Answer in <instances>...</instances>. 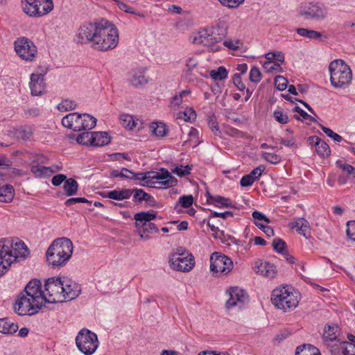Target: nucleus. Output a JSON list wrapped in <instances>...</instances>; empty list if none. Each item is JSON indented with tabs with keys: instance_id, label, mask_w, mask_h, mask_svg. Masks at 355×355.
I'll use <instances>...</instances> for the list:
<instances>
[{
	"instance_id": "f257e3e1",
	"label": "nucleus",
	"mask_w": 355,
	"mask_h": 355,
	"mask_svg": "<svg viewBox=\"0 0 355 355\" xmlns=\"http://www.w3.org/2000/svg\"><path fill=\"white\" fill-rule=\"evenodd\" d=\"M29 254L27 246L21 241L13 243L10 239L0 241V276L4 275L12 263Z\"/></svg>"
},
{
	"instance_id": "f03ea898",
	"label": "nucleus",
	"mask_w": 355,
	"mask_h": 355,
	"mask_svg": "<svg viewBox=\"0 0 355 355\" xmlns=\"http://www.w3.org/2000/svg\"><path fill=\"white\" fill-rule=\"evenodd\" d=\"M226 31L220 26H207L198 30L193 34L191 42L195 44L206 46L211 51H218L220 49L219 43L225 38Z\"/></svg>"
},
{
	"instance_id": "7ed1b4c3",
	"label": "nucleus",
	"mask_w": 355,
	"mask_h": 355,
	"mask_svg": "<svg viewBox=\"0 0 355 355\" xmlns=\"http://www.w3.org/2000/svg\"><path fill=\"white\" fill-rule=\"evenodd\" d=\"M72 253L71 241L66 237H62L53 241L46 252V257L49 264L53 267H60L69 261Z\"/></svg>"
},
{
	"instance_id": "20e7f679",
	"label": "nucleus",
	"mask_w": 355,
	"mask_h": 355,
	"mask_svg": "<svg viewBox=\"0 0 355 355\" xmlns=\"http://www.w3.org/2000/svg\"><path fill=\"white\" fill-rule=\"evenodd\" d=\"M118 43L119 32L116 27L107 20L101 19L93 48L98 51H108L114 49Z\"/></svg>"
},
{
	"instance_id": "39448f33",
	"label": "nucleus",
	"mask_w": 355,
	"mask_h": 355,
	"mask_svg": "<svg viewBox=\"0 0 355 355\" xmlns=\"http://www.w3.org/2000/svg\"><path fill=\"white\" fill-rule=\"evenodd\" d=\"M329 70L331 84L334 87L341 88L351 83L352 70L344 60L340 59L333 60L329 65Z\"/></svg>"
},
{
	"instance_id": "423d86ee",
	"label": "nucleus",
	"mask_w": 355,
	"mask_h": 355,
	"mask_svg": "<svg viewBox=\"0 0 355 355\" xmlns=\"http://www.w3.org/2000/svg\"><path fill=\"white\" fill-rule=\"evenodd\" d=\"M271 301L275 307L284 311L295 309L299 303L297 292L288 286L274 289L271 295Z\"/></svg>"
},
{
	"instance_id": "0eeeda50",
	"label": "nucleus",
	"mask_w": 355,
	"mask_h": 355,
	"mask_svg": "<svg viewBox=\"0 0 355 355\" xmlns=\"http://www.w3.org/2000/svg\"><path fill=\"white\" fill-rule=\"evenodd\" d=\"M62 124L73 131L91 130L96 124V119L88 114L71 112L62 120Z\"/></svg>"
},
{
	"instance_id": "6e6552de",
	"label": "nucleus",
	"mask_w": 355,
	"mask_h": 355,
	"mask_svg": "<svg viewBox=\"0 0 355 355\" xmlns=\"http://www.w3.org/2000/svg\"><path fill=\"white\" fill-rule=\"evenodd\" d=\"M75 341L77 348L85 355H92L98 347L97 335L85 328L78 331Z\"/></svg>"
},
{
	"instance_id": "1a4fd4ad",
	"label": "nucleus",
	"mask_w": 355,
	"mask_h": 355,
	"mask_svg": "<svg viewBox=\"0 0 355 355\" xmlns=\"http://www.w3.org/2000/svg\"><path fill=\"white\" fill-rule=\"evenodd\" d=\"M297 13L305 20L321 21L327 18V9L322 3L306 2L301 4Z\"/></svg>"
},
{
	"instance_id": "9d476101",
	"label": "nucleus",
	"mask_w": 355,
	"mask_h": 355,
	"mask_svg": "<svg viewBox=\"0 0 355 355\" xmlns=\"http://www.w3.org/2000/svg\"><path fill=\"white\" fill-rule=\"evenodd\" d=\"M62 293V277H53L49 278L44 285V304L62 303L64 302Z\"/></svg>"
},
{
	"instance_id": "9b49d317",
	"label": "nucleus",
	"mask_w": 355,
	"mask_h": 355,
	"mask_svg": "<svg viewBox=\"0 0 355 355\" xmlns=\"http://www.w3.org/2000/svg\"><path fill=\"white\" fill-rule=\"evenodd\" d=\"M43 303H37L24 293H20L14 304V310L19 315H32L37 313Z\"/></svg>"
},
{
	"instance_id": "f8f14e48",
	"label": "nucleus",
	"mask_w": 355,
	"mask_h": 355,
	"mask_svg": "<svg viewBox=\"0 0 355 355\" xmlns=\"http://www.w3.org/2000/svg\"><path fill=\"white\" fill-rule=\"evenodd\" d=\"M168 263L171 268L180 272H189L195 265L193 257L188 252H175L170 256Z\"/></svg>"
},
{
	"instance_id": "ddd939ff",
	"label": "nucleus",
	"mask_w": 355,
	"mask_h": 355,
	"mask_svg": "<svg viewBox=\"0 0 355 355\" xmlns=\"http://www.w3.org/2000/svg\"><path fill=\"white\" fill-rule=\"evenodd\" d=\"M233 268L230 258L219 252H214L210 256V270L216 274H228Z\"/></svg>"
},
{
	"instance_id": "4468645a",
	"label": "nucleus",
	"mask_w": 355,
	"mask_h": 355,
	"mask_svg": "<svg viewBox=\"0 0 355 355\" xmlns=\"http://www.w3.org/2000/svg\"><path fill=\"white\" fill-rule=\"evenodd\" d=\"M100 27V21L94 23H86L80 26L76 35V41L80 44L91 43L93 47V43L95 42L96 37L98 33Z\"/></svg>"
},
{
	"instance_id": "2eb2a0df",
	"label": "nucleus",
	"mask_w": 355,
	"mask_h": 355,
	"mask_svg": "<svg viewBox=\"0 0 355 355\" xmlns=\"http://www.w3.org/2000/svg\"><path fill=\"white\" fill-rule=\"evenodd\" d=\"M14 46L17 54L24 60L32 61L37 55L36 46L26 37L18 38L15 42Z\"/></svg>"
},
{
	"instance_id": "dca6fc26",
	"label": "nucleus",
	"mask_w": 355,
	"mask_h": 355,
	"mask_svg": "<svg viewBox=\"0 0 355 355\" xmlns=\"http://www.w3.org/2000/svg\"><path fill=\"white\" fill-rule=\"evenodd\" d=\"M152 181H154L153 187L155 188H169L178 184V180L165 168H161L159 172L152 171Z\"/></svg>"
},
{
	"instance_id": "f3484780",
	"label": "nucleus",
	"mask_w": 355,
	"mask_h": 355,
	"mask_svg": "<svg viewBox=\"0 0 355 355\" xmlns=\"http://www.w3.org/2000/svg\"><path fill=\"white\" fill-rule=\"evenodd\" d=\"M228 293L229 299L226 302V307L228 309L233 307L241 309L249 301L246 292L239 287L230 288Z\"/></svg>"
},
{
	"instance_id": "a211bd4d",
	"label": "nucleus",
	"mask_w": 355,
	"mask_h": 355,
	"mask_svg": "<svg viewBox=\"0 0 355 355\" xmlns=\"http://www.w3.org/2000/svg\"><path fill=\"white\" fill-rule=\"evenodd\" d=\"M21 293H24L37 303L44 304V291L41 289V282L39 279H35L30 281Z\"/></svg>"
},
{
	"instance_id": "6ab92c4d",
	"label": "nucleus",
	"mask_w": 355,
	"mask_h": 355,
	"mask_svg": "<svg viewBox=\"0 0 355 355\" xmlns=\"http://www.w3.org/2000/svg\"><path fill=\"white\" fill-rule=\"evenodd\" d=\"M145 67H136L132 69L128 73V82L134 87L144 86L148 83Z\"/></svg>"
},
{
	"instance_id": "aec40b11",
	"label": "nucleus",
	"mask_w": 355,
	"mask_h": 355,
	"mask_svg": "<svg viewBox=\"0 0 355 355\" xmlns=\"http://www.w3.org/2000/svg\"><path fill=\"white\" fill-rule=\"evenodd\" d=\"M62 287L64 302L75 299L80 293V285L67 277H62Z\"/></svg>"
},
{
	"instance_id": "412c9836",
	"label": "nucleus",
	"mask_w": 355,
	"mask_h": 355,
	"mask_svg": "<svg viewBox=\"0 0 355 355\" xmlns=\"http://www.w3.org/2000/svg\"><path fill=\"white\" fill-rule=\"evenodd\" d=\"M62 169V166L53 165L52 166H44L39 164H34L31 166V171L37 178H42L51 175Z\"/></svg>"
},
{
	"instance_id": "4be33fe9",
	"label": "nucleus",
	"mask_w": 355,
	"mask_h": 355,
	"mask_svg": "<svg viewBox=\"0 0 355 355\" xmlns=\"http://www.w3.org/2000/svg\"><path fill=\"white\" fill-rule=\"evenodd\" d=\"M156 217L157 213L153 210L136 213L134 215L135 227L137 228H144V227H147L148 223L155 219Z\"/></svg>"
},
{
	"instance_id": "5701e85b",
	"label": "nucleus",
	"mask_w": 355,
	"mask_h": 355,
	"mask_svg": "<svg viewBox=\"0 0 355 355\" xmlns=\"http://www.w3.org/2000/svg\"><path fill=\"white\" fill-rule=\"evenodd\" d=\"M30 88L32 95H41L45 89L44 75L33 73L31 76Z\"/></svg>"
},
{
	"instance_id": "b1692460",
	"label": "nucleus",
	"mask_w": 355,
	"mask_h": 355,
	"mask_svg": "<svg viewBox=\"0 0 355 355\" xmlns=\"http://www.w3.org/2000/svg\"><path fill=\"white\" fill-rule=\"evenodd\" d=\"M23 11L30 17H40V6L42 4L40 0H21Z\"/></svg>"
},
{
	"instance_id": "393cba45",
	"label": "nucleus",
	"mask_w": 355,
	"mask_h": 355,
	"mask_svg": "<svg viewBox=\"0 0 355 355\" xmlns=\"http://www.w3.org/2000/svg\"><path fill=\"white\" fill-rule=\"evenodd\" d=\"M289 226L291 229H295L300 234L306 238L311 236L309 223L304 218H299L296 220L290 223Z\"/></svg>"
},
{
	"instance_id": "a878e982",
	"label": "nucleus",
	"mask_w": 355,
	"mask_h": 355,
	"mask_svg": "<svg viewBox=\"0 0 355 355\" xmlns=\"http://www.w3.org/2000/svg\"><path fill=\"white\" fill-rule=\"evenodd\" d=\"M310 144H313L315 146V150L320 157L327 156L330 154V148L327 143L321 140L317 136H312L309 138Z\"/></svg>"
},
{
	"instance_id": "bb28decb",
	"label": "nucleus",
	"mask_w": 355,
	"mask_h": 355,
	"mask_svg": "<svg viewBox=\"0 0 355 355\" xmlns=\"http://www.w3.org/2000/svg\"><path fill=\"white\" fill-rule=\"evenodd\" d=\"M130 190H132V196H133V202L136 203H140L143 201H145L148 202V205L150 206H153L155 204V198L152 196L144 191V190L137 188L130 189Z\"/></svg>"
},
{
	"instance_id": "cd10ccee",
	"label": "nucleus",
	"mask_w": 355,
	"mask_h": 355,
	"mask_svg": "<svg viewBox=\"0 0 355 355\" xmlns=\"http://www.w3.org/2000/svg\"><path fill=\"white\" fill-rule=\"evenodd\" d=\"M190 94V89H184L181 91L179 94H175L171 98L170 103L168 104L169 107L171 109L178 108L182 103L188 101L187 97Z\"/></svg>"
},
{
	"instance_id": "c85d7f7f",
	"label": "nucleus",
	"mask_w": 355,
	"mask_h": 355,
	"mask_svg": "<svg viewBox=\"0 0 355 355\" xmlns=\"http://www.w3.org/2000/svg\"><path fill=\"white\" fill-rule=\"evenodd\" d=\"M92 146H103L110 143V137L106 132H92Z\"/></svg>"
},
{
	"instance_id": "c756f323",
	"label": "nucleus",
	"mask_w": 355,
	"mask_h": 355,
	"mask_svg": "<svg viewBox=\"0 0 355 355\" xmlns=\"http://www.w3.org/2000/svg\"><path fill=\"white\" fill-rule=\"evenodd\" d=\"M152 171L146 173H134L132 171L131 180H141L142 182L139 184L142 187H153L154 181L151 180Z\"/></svg>"
},
{
	"instance_id": "7c9ffc66",
	"label": "nucleus",
	"mask_w": 355,
	"mask_h": 355,
	"mask_svg": "<svg viewBox=\"0 0 355 355\" xmlns=\"http://www.w3.org/2000/svg\"><path fill=\"white\" fill-rule=\"evenodd\" d=\"M207 202L218 207H233L231 200L221 196H207Z\"/></svg>"
},
{
	"instance_id": "2f4dec72",
	"label": "nucleus",
	"mask_w": 355,
	"mask_h": 355,
	"mask_svg": "<svg viewBox=\"0 0 355 355\" xmlns=\"http://www.w3.org/2000/svg\"><path fill=\"white\" fill-rule=\"evenodd\" d=\"M132 194V192L130 189H122L119 190L115 189L109 191L107 193L106 197L116 200H123L129 199Z\"/></svg>"
},
{
	"instance_id": "473e14b6",
	"label": "nucleus",
	"mask_w": 355,
	"mask_h": 355,
	"mask_svg": "<svg viewBox=\"0 0 355 355\" xmlns=\"http://www.w3.org/2000/svg\"><path fill=\"white\" fill-rule=\"evenodd\" d=\"M257 272L264 277L272 278L275 275V267L273 264L268 262H261L257 266Z\"/></svg>"
},
{
	"instance_id": "72a5a7b5",
	"label": "nucleus",
	"mask_w": 355,
	"mask_h": 355,
	"mask_svg": "<svg viewBox=\"0 0 355 355\" xmlns=\"http://www.w3.org/2000/svg\"><path fill=\"white\" fill-rule=\"evenodd\" d=\"M15 190L12 185L6 184L0 187V202H10L14 198Z\"/></svg>"
},
{
	"instance_id": "f704fd0d",
	"label": "nucleus",
	"mask_w": 355,
	"mask_h": 355,
	"mask_svg": "<svg viewBox=\"0 0 355 355\" xmlns=\"http://www.w3.org/2000/svg\"><path fill=\"white\" fill-rule=\"evenodd\" d=\"M18 330V326L15 323L6 318L0 319V333L4 334H12Z\"/></svg>"
},
{
	"instance_id": "c9c22d12",
	"label": "nucleus",
	"mask_w": 355,
	"mask_h": 355,
	"mask_svg": "<svg viewBox=\"0 0 355 355\" xmlns=\"http://www.w3.org/2000/svg\"><path fill=\"white\" fill-rule=\"evenodd\" d=\"M295 355H321L320 350L310 344L298 346L295 349Z\"/></svg>"
},
{
	"instance_id": "e433bc0d",
	"label": "nucleus",
	"mask_w": 355,
	"mask_h": 355,
	"mask_svg": "<svg viewBox=\"0 0 355 355\" xmlns=\"http://www.w3.org/2000/svg\"><path fill=\"white\" fill-rule=\"evenodd\" d=\"M63 189L67 196L75 195L78 192V184L73 178L67 179L64 183Z\"/></svg>"
},
{
	"instance_id": "4c0bfd02",
	"label": "nucleus",
	"mask_w": 355,
	"mask_h": 355,
	"mask_svg": "<svg viewBox=\"0 0 355 355\" xmlns=\"http://www.w3.org/2000/svg\"><path fill=\"white\" fill-rule=\"evenodd\" d=\"M150 128L153 134L157 137H164L168 132L166 124L162 122H153Z\"/></svg>"
},
{
	"instance_id": "58836bf2",
	"label": "nucleus",
	"mask_w": 355,
	"mask_h": 355,
	"mask_svg": "<svg viewBox=\"0 0 355 355\" xmlns=\"http://www.w3.org/2000/svg\"><path fill=\"white\" fill-rule=\"evenodd\" d=\"M338 331L337 326H331L328 325L324 329V332L323 334L322 338L325 342H333L336 340L337 334L336 332Z\"/></svg>"
},
{
	"instance_id": "ea45409f",
	"label": "nucleus",
	"mask_w": 355,
	"mask_h": 355,
	"mask_svg": "<svg viewBox=\"0 0 355 355\" xmlns=\"http://www.w3.org/2000/svg\"><path fill=\"white\" fill-rule=\"evenodd\" d=\"M296 32L299 35L309 39L317 40L322 36L320 32L305 28H298L296 29Z\"/></svg>"
},
{
	"instance_id": "a19ab883",
	"label": "nucleus",
	"mask_w": 355,
	"mask_h": 355,
	"mask_svg": "<svg viewBox=\"0 0 355 355\" xmlns=\"http://www.w3.org/2000/svg\"><path fill=\"white\" fill-rule=\"evenodd\" d=\"M171 170L173 173L182 178L191 174L192 166L174 165Z\"/></svg>"
},
{
	"instance_id": "79ce46f5",
	"label": "nucleus",
	"mask_w": 355,
	"mask_h": 355,
	"mask_svg": "<svg viewBox=\"0 0 355 355\" xmlns=\"http://www.w3.org/2000/svg\"><path fill=\"white\" fill-rule=\"evenodd\" d=\"M228 72L225 67L221 66L217 69L211 70L209 72L210 77L214 80H223L227 78Z\"/></svg>"
},
{
	"instance_id": "37998d69",
	"label": "nucleus",
	"mask_w": 355,
	"mask_h": 355,
	"mask_svg": "<svg viewBox=\"0 0 355 355\" xmlns=\"http://www.w3.org/2000/svg\"><path fill=\"white\" fill-rule=\"evenodd\" d=\"M178 118L185 121H192L196 119V114L193 108L187 107L184 112H180L178 114Z\"/></svg>"
},
{
	"instance_id": "c03bdc74",
	"label": "nucleus",
	"mask_w": 355,
	"mask_h": 355,
	"mask_svg": "<svg viewBox=\"0 0 355 355\" xmlns=\"http://www.w3.org/2000/svg\"><path fill=\"white\" fill-rule=\"evenodd\" d=\"M77 104L75 101L70 99H64L58 105V109L60 112H67L74 110Z\"/></svg>"
},
{
	"instance_id": "a18cd8bd",
	"label": "nucleus",
	"mask_w": 355,
	"mask_h": 355,
	"mask_svg": "<svg viewBox=\"0 0 355 355\" xmlns=\"http://www.w3.org/2000/svg\"><path fill=\"white\" fill-rule=\"evenodd\" d=\"M120 122L124 128L130 130L132 129L135 126L133 117L130 114H121L120 116Z\"/></svg>"
},
{
	"instance_id": "49530a36",
	"label": "nucleus",
	"mask_w": 355,
	"mask_h": 355,
	"mask_svg": "<svg viewBox=\"0 0 355 355\" xmlns=\"http://www.w3.org/2000/svg\"><path fill=\"white\" fill-rule=\"evenodd\" d=\"M116 5L118 6V8L121 10H123L125 12H127V13H130V14H134V15H136L137 16H139L141 17H144L145 15L144 14L141 13V12H137L135 10V9L128 6V4L122 2V1H116Z\"/></svg>"
},
{
	"instance_id": "de8ad7c7",
	"label": "nucleus",
	"mask_w": 355,
	"mask_h": 355,
	"mask_svg": "<svg viewBox=\"0 0 355 355\" xmlns=\"http://www.w3.org/2000/svg\"><path fill=\"white\" fill-rule=\"evenodd\" d=\"M92 133L89 132H84L79 134L76 138V141L80 144L92 146Z\"/></svg>"
},
{
	"instance_id": "09e8293b",
	"label": "nucleus",
	"mask_w": 355,
	"mask_h": 355,
	"mask_svg": "<svg viewBox=\"0 0 355 355\" xmlns=\"http://www.w3.org/2000/svg\"><path fill=\"white\" fill-rule=\"evenodd\" d=\"M261 158L264 159L266 161L269 163L277 164L280 162L281 157L275 153H270L268 152L262 153L261 155Z\"/></svg>"
},
{
	"instance_id": "8fccbe9b",
	"label": "nucleus",
	"mask_w": 355,
	"mask_h": 355,
	"mask_svg": "<svg viewBox=\"0 0 355 355\" xmlns=\"http://www.w3.org/2000/svg\"><path fill=\"white\" fill-rule=\"evenodd\" d=\"M132 171L123 168L121 171L118 170H114L110 173L111 178H123L130 179Z\"/></svg>"
},
{
	"instance_id": "3c124183",
	"label": "nucleus",
	"mask_w": 355,
	"mask_h": 355,
	"mask_svg": "<svg viewBox=\"0 0 355 355\" xmlns=\"http://www.w3.org/2000/svg\"><path fill=\"white\" fill-rule=\"evenodd\" d=\"M275 119L281 124H286L289 122L288 115L281 110H277L273 112Z\"/></svg>"
},
{
	"instance_id": "603ef678",
	"label": "nucleus",
	"mask_w": 355,
	"mask_h": 355,
	"mask_svg": "<svg viewBox=\"0 0 355 355\" xmlns=\"http://www.w3.org/2000/svg\"><path fill=\"white\" fill-rule=\"evenodd\" d=\"M274 83L276 88L279 91H284L288 87V80L281 76L275 78Z\"/></svg>"
},
{
	"instance_id": "864d4df0",
	"label": "nucleus",
	"mask_w": 355,
	"mask_h": 355,
	"mask_svg": "<svg viewBox=\"0 0 355 355\" xmlns=\"http://www.w3.org/2000/svg\"><path fill=\"white\" fill-rule=\"evenodd\" d=\"M322 131L330 138L333 139L334 141L337 142H340L343 140V137L338 134L334 132L332 130L329 128L324 127L323 125H320Z\"/></svg>"
},
{
	"instance_id": "5fc2aeb1",
	"label": "nucleus",
	"mask_w": 355,
	"mask_h": 355,
	"mask_svg": "<svg viewBox=\"0 0 355 355\" xmlns=\"http://www.w3.org/2000/svg\"><path fill=\"white\" fill-rule=\"evenodd\" d=\"M219 2L225 7L230 8H236L244 2V0H218Z\"/></svg>"
},
{
	"instance_id": "6e6d98bb",
	"label": "nucleus",
	"mask_w": 355,
	"mask_h": 355,
	"mask_svg": "<svg viewBox=\"0 0 355 355\" xmlns=\"http://www.w3.org/2000/svg\"><path fill=\"white\" fill-rule=\"evenodd\" d=\"M265 57L269 61L272 60H275L281 62L284 61V55L282 52L279 51L269 52L266 54Z\"/></svg>"
},
{
	"instance_id": "4d7b16f0",
	"label": "nucleus",
	"mask_w": 355,
	"mask_h": 355,
	"mask_svg": "<svg viewBox=\"0 0 355 355\" xmlns=\"http://www.w3.org/2000/svg\"><path fill=\"white\" fill-rule=\"evenodd\" d=\"M286 247V243L281 239H275L272 241V248L278 253L282 254Z\"/></svg>"
},
{
	"instance_id": "13d9d810",
	"label": "nucleus",
	"mask_w": 355,
	"mask_h": 355,
	"mask_svg": "<svg viewBox=\"0 0 355 355\" xmlns=\"http://www.w3.org/2000/svg\"><path fill=\"white\" fill-rule=\"evenodd\" d=\"M179 204L184 208H188L192 205L193 198L191 195L182 196L179 198Z\"/></svg>"
},
{
	"instance_id": "bf43d9fd",
	"label": "nucleus",
	"mask_w": 355,
	"mask_h": 355,
	"mask_svg": "<svg viewBox=\"0 0 355 355\" xmlns=\"http://www.w3.org/2000/svg\"><path fill=\"white\" fill-rule=\"evenodd\" d=\"M261 79V73L258 67H253L250 72V80L253 83H259Z\"/></svg>"
},
{
	"instance_id": "052dcab7",
	"label": "nucleus",
	"mask_w": 355,
	"mask_h": 355,
	"mask_svg": "<svg viewBox=\"0 0 355 355\" xmlns=\"http://www.w3.org/2000/svg\"><path fill=\"white\" fill-rule=\"evenodd\" d=\"M240 40H226L223 42V45L231 50H238L239 49Z\"/></svg>"
},
{
	"instance_id": "680f3d73",
	"label": "nucleus",
	"mask_w": 355,
	"mask_h": 355,
	"mask_svg": "<svg viewBox=\"0 0 355 355\" xmlns=\"http://www.w3.org/2000/svg\"><path fill=\"white\" fill-rule=\"evenodd\" d=\"M78 202L89 203V201L87 199H86L85 198H82V197L71 198L67 199L65 201L64 205L67 207H69L73 204L78 203Z\"/></svg>"
},
{
	"instance_id": "e2e57ef3",
	"label": "nucleus",
	"mask_w": 355,
	"mask_h": 355,
	"mask_svg": "<svg viewBox=\"0 0 355 355\" xmlns=\"http://www.w3.org/2000/svg\"><path fill=\"white\" fill-rule=\"evenodd\" d=\"M337 165L347 174H354L355 173V168L348 164L342 163V162L338 161L336 162Z\"/></svg>"
},
{
	"instance_id": "0e129e2a",
	"label": "nucleus",
	"mask_w": 355,
	"mask_h": 355,
	"mask_svg": "<svg viewBox=\"0 0 355 355\" xmlns=\"http://www.w3.org/2000/svg\"><path fill=\"white\" fill-rule=\"evenodd\" d=\"M347 234L351 240L355 241V221L347 223Z\"/></svg>"
},
{
	"instance_id": "69168bd1",
	"label": "nucleus",
	"mask_w": 355,
	"mask_h": 355,
	"mask_svg": "<svg viewBox=\"0 0 355 355\" xmlns=\"http://www.w3.org/2000/svg\"><path fill=\"white\" fill-rule=\"evenodd\" d=\"M67 180V176L64 174H58L53 177L51 183L55 187L60 186L62 182L64 183Z\"/></svg>"
},
{
	"instance_id": "338daca9",
	"label": "nucleus",
	"mask_w": 355,
	"mask_h": 355,
	"mask_svg": "<svg viewBox=\"0 0 355 355\" xmlns=\"http://www.w3.org/2000/svg\"><path fill=\"white\" fill-rule=\"evenodd\" d=\"M265 168H266L264 166L260 165L258 167L254 168L248 175H251V177L254 179V181H256L261 175V173L265 170Z\"/></svg>"
},
{
	"instance_id": "774afa93",
	"label": "nucleus",
	"mask_w": 355,
	"mask_h": 355,
	"mask_svg": "<svg viewBox=\"0 0 355 355\" xmlns=\"http://www.w3.org/2000/svg\"><path fill=\"white\" fill-rule=\"evenodd\" d=\"M233 83L237 89L240 91H243L245 88V85L243 83L239 73H235L233 77Z\"/></svg>"
}]
</instances>
